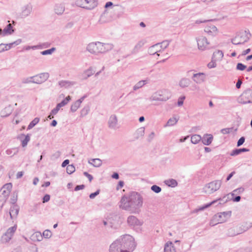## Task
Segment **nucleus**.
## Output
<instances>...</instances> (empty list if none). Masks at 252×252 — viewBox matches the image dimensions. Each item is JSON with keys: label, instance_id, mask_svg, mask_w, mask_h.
I'll return each mask as SVG.
<instances>
[{"label": "nucleus", "instance_id": "b1692460", "mask_svg": "<svg viewBox=\"0 0 252 252\" xmlns=\"http://www.w3.org/2000/svg\"><path fill=\"white\" fill-rule=\"evenodd\" d=\"M71 100V97L67 96L64 100H63L61 103L57 104L58 107H62L64 106L65 105L67 104L68 102Z\"/></svg>", "mask_w": 252, "mask_h": 252}, {"label": "nucleus", "instance_id": "20e7f679", "mask_svg": "<svg viewBox=\"0 0 252 252\" xmlns=\"http://www.w3.org/2000/svg\"><path fill=\"white\" fill-rule=\"evenodd\" d=\"M221 183L220 181H214L207 184L204 188L205 192L212 193L218 190L220 186Z\"/></svg>", "mask_w": 252, "mask_h": 252}, {"label": "nucleus", "instance_id": "7c9ffc66", "mask_svg": "<svg viewBox=\"0 0 252 252\" xmlns=\"http://www.w3.org/2000/svg\"><path fill=\"white\" fill-rule=\"evenodd\" d=\"M75 167L72 165H68L66 167V172L68 174H71L75 171Z\"/></svg>", "mask_w": 252, "mask_h": 252}, {"label": "nucleus", "instance_id": "5fc2aeb1", "mask_svg": "<svg viewBox=\"0 0 252 252\" xmlns=\"http://www.w3.org/2000/svg\"><path fill=\"white\" fill-rule=\"evenodd\" d=\"M241 84L242 81L241 80H238L236 85L237 88L239 89L241 87Z\"/></svg>", "mask_w": 252, "mask_h": 252}, {"label": "nucleus", "instance_id": "ddd939ff", "mask_svg": "<svg viewBox=\"0 0 252 252\" xmlns=\"http://www.w3.org/2000/svg\"><path fill=\"white\" fill-rule=\"evenodd\" d=\"M164 252H176V249L171 242H167L164 246Z\"/></svg>", "mask_w": 252, "mask_h": 252}, {"label": "nucleus", "instance_id": "dca6fc26", "mask_svg": "<svg viewBox=\"0 0 252 252\" xmlns=\"http://www.w3.org/2000/svg\"><path fill=\"white\" fill-rule=\"evenodd\" d=\"M242 97L247 98L248 102H252V89L247 90L242 95Z\"/></svg>", "mask_w": 252, "mask_h": 252}, {"label": "nucleus", "instance_id": "a211bd4d", "mask_svg": "<svg viewBox=\"0 0 252 252\" xmlns=\"http://www.w3.org/2000/svg\"><path fill=\"white\" fill-rule=\"evenodd\" d=\"M12 188L11 183H8L4 185L3 189H6V190H3V193L5 196H7L10 193Z\"/></svg>", "mask_w": 252, "mask_h": 252}, {"label": "nucleus", "instance_id": "e433bc0d", "mask_svg": "<svg viewBox=\"0 0 252 252\" xmlns=\"http://www.w3.org/2000/svg\"><path fill=\"white\" fill-rule=\"evenodd\" d=\"M246 68V66L241 63H238L237 65V69L240 70H244Z\"/></svg>", "mask_w": 252, "mask_h": 252}, {"label": "nucleus", "instance_id": "f704fd0d", "mask_svg": "<svg viewBox=\"0 0 252 252\" xmlns=\"http://www.w3.org/2000/svg\"><path fill=\"white\" fill-rule=\"evenodd\" d=\"M151 189H152V190H153L154 192L156 193H158L161 191L160 188L156 185L153 186L151 188Z\"/></svg>", "mask_w": 252, "mask_h": 252}, {"label": "nucleus", "instance_id": "aec40b11", "mask_svg": "<svg viewBox=\"0 0 252 252\" xmlns=\"http://www.w3.org/2000/svg\"><path fill=\"white\" fill-rule=\"evenodd\" d=\"M89 162L95 167H99L102 164L101 160L99 158L93 159L89 161Z\"/></svg>", "mask_w": 252, "mask_h": 252}, {"label": "nucleus", "instance_id": "7ed1b4c3", "mask_svg": "<svg viewBox=\"0 0 252 252\" xmlns=\"http://www.w3.org/2000/svg\"><path fill=\"white\" fill-rule=\"evenodd\" d=\"M168 44L167 42L158 43L151 47L149 49V53L152 55H157L159 56L167 48Z\"/></svg>", "mask_w": 252, "mask_h": 252}, {"label": "nucleus", "instance_id": "6e6d98bb", "mask_svg": "<svg viewBox=\"0 0 252 252\" xmlns=\"http://www.w3.org/2000/svg\"><path fill=\"white\" fill-rule=\"evenodd\" d=\"M235 174V172H231L227 177L226 180L229 181L230 178L233 176V175Z\"/></svg>", "mask_w": 252, "mask_h": 252}, {"label": "nucleus", "instance_id": "0e129e2a", "mask_svg": "<svg viewBox=\"0 0 252 252\" xmlns=\"http://www.w3.org/2000/svg\"><path fill=\"white\" fill-rule=\"evenodd\" d=\"M119 185L120 187V188H122L124 186V182L123 181H120L119 182Z\"/></svg>", "mask_w": 252, "mask_h": 252}, {"label": "nucleus", "instance_id": "6e6552de", "mask_svg": "<svg viewBox=\"0 0 252 252\" xmlns=\"http://www.w3.org/2000/svg\"><path fill=\"white\" fill-rule=\"evenodd\" d=\"M197 42L198 49L201 50H205L209 44L207 39L204 36L198 37Z\"/></svg>", "mask_w": 252, "mask_h": 252}, {"label": "nucleus", "instance_id": "49530a36", "mask_svg": "<svg viewBox=\"0 0 252 252\" xmlns=\"http://www.w3.org/2000/svg\"><path fill=\"white\" fill-rule=\"evenodd\" d=\"M60 107H58V106L57 105L56 108H55L53 110H52V111L51 112V113L53 115L56 114L58 113V112L59 111V110H60Z\"/></svg>", "mask_w": 252, "mask_h": 252}, {"label": "nucleus", "instance_id": "f3484780", "mask_svg": "<svg viewBox=\"0 0 252 252\" xmlns=\"http://www.w3.org/2000/svg\"><path fill=\"white\" fill-rule=\"evenodd\" d=\"M179 120V118L177 117H172L169 119L167 121V124L166 125V126H174L177 124Z\"/></svg>", "mask_w": 252, "mask_h": 252}, {"label": "nucleus", "instance_id": "e2e57ef3", "mask_svg": "<svg viewBox=\"0 0 252 252\" xmlns=\"http://www.w3.org/2000/svg\"><path fill=\"white\" fill-rule=\"evenodd\" d=\"M252 59V54L250 56H247L246 58V60L249 61V60H251Z\"/></svg>", "mask_w": 252, "mask_h": 252}, {"label": "nucleus", "instance_id": "c9c22d12", "mask_svg": "<svg viewBox=\"0 0 252 252\" xmlns=\"http://www.w3.org/2000/svg\"><path fill=\"white\" fill-rule=\"evenodd\" d=\"M29 140H30V137L28 135L26 136L25 139L23 140L22 142L23 147H25L27 145Z\"/></svg>", "mask_w": 252, "mask_h": 252}, {"label": "nucleus", "instance_id": "4468645a", "mask_svg": "<svg viewBox=\"0 0 252 252\" xmlns=\"http://www.w3.org/2000/svg\"><path fill=\"white\" fill-rule=\"evenodd\" d=\"M213 137L211 134H206L204 135L202 139V142L204 145H210L213 140Z\"/></svg>", "mask_w": 252, "mask_h": 252}, {"label": "nucleus", "instance_id": "4c0bfd02", "mask_svg": "<svg viewBox=\"0 0 252 252\" xmlns=\"http://www.w3.org/2000/svg\"><path fill=\"white\" fill-rule=\"evenodd\" d=\"M43 236L46 238H48L51 237L52 233L49 230H45L43 233Z\"/></svg>", "mask_w": 252, "mask_h": 252}, {"label": "nucleus", "instance_id": "9d476101", "mask_svg": "<svg viewBox=\"0 0 252 252\" xmlns=\"http://www.w3.org/2000/svg\"><path fill=\"white\" fill-rule=\"evenodd\" d=\"M204 31L210 35H216L218 33L217 28L213 25H209L206 26Z\"/></svg>", "mask_w": 252, "mask_h": 252}, {"label": "nucleus", "instance_id": "58836bf2", "mask_svg": "<svg viewBox=\"0 0 252 252\" xmlns=\"http://www.w3.org/2000/svg\"><path fill=\"white\" fill-rule=\"evenodd\" d=\"M92 74V71L88 70H87L84 74V76L83 77V78L85 79L87 77L90 76Z\"/></svg>", "mask_w": 252, "mask_h": 252}, {"label": "nucleus", "instance_id": "4d7b16f0", "mask_svg": "<svg viewBox=\"0 0 252 252\" xmlns=\"http://www.w3.org/2000/svg\"><path fill=\"white\" fill-rule=\"evenodd\" d=\"M84 188V186L83 185H82V186H77L75 187V190H78L79 189H83Z\"/></svg>", "mask_w": 252, "mask_h": 252}, {"label": "nucleus", "instance_id": "603ef678", "mask_svg": "<svg viewBox=\"0 0 252 252\" xmlns=\"http://www.w3.org/2000/svg\"><path fill=\"white\" fill-rule=\"evenodd\" d=\"M69 163V160L68 159H66L65 160L63 163H62V166L63 167H65Z\"/></svg>", "mask_w": 252, "mask_h": 252}, {"label": "nucleus", "instance_id": "412c9836", "mask_svg": "<svg viewBox=\"0 0 252 252\" xmlns=\"http://www.w3.org/2000/svg\"><path fill=\"white\" fill-rule=\"evenodd\" d=\"M13 32L12 26L10 24L7 25V27L3 30V36L6 34H11Z\"/></svg>", "mask_w": 252, "mask_h": 252}, {"label": "nucleus", "instance_id": "9b49d317", "mask_svg": "<svg viewBox=\"0 0 252 252\" xmlns=\"http://www.w3.org/2000/svg\"><path fill=\"white\" fill-rule=\"evenodd\" d=\"M223 57V54L221 51L217 50L214 52L212 60L215 62L220 61L222 60Z\"/></svg>", "mask_w": 252, "mask_h": 252}, {"label": "nucleus", "instance_id": "79ce46f5", "mask_svg": "<svg viewBox=\"0 0 252 252\" xmlns=\"http://www.w3.org/2000/svg\"><path fill=\"white\" fill-rule=\"evenodd\" d=\"M245 138L244 137H241L237 142V146L242 145L245 142Z\"/></svg>", "mask_w": 252, "mask_h": 252}, {"label": "nucleus", "instance_id": "bf43d9fd", "mask_svg": "<svg viewBox=\"0 0 252 252\" xmlns=\"http://www.w3.org/2000/svg\"><path fill=\"white\" fill-rule=\"evenodd\" d=\"M112 4H113V3H112V2L109 1V2H107L106 3L105 7L106 8H107V7H109V6H110L112 5Z\"/></svg>", "mask_w": 252, "mask_h": 252}, {"label": "nucleus", "instance_id": "37998d69", "mask_svg": "<svg viewBox=\"0 0 252 252\" xmlns=\"http://www.w3.org/2000/svg\"><path fill=\"white\" fill-rule=\"evenodd\" d=\"M243 191V189H238L234 190H233V192L231 193V195L234 196L235 194V193H240Z\"/></svg>", "mask_w": 252, "mask_h": 252}, {"label": "nucleus", "instance_id": "39448f33", "mask_svg": "<svg viewBox=\"0 0 252 252\" xmlns=\"http://www.w3.org/2000/svg\"><path fill=\"white\" fill-rule=\"evenodd\" d=\"M77 4L80 7L90 9L97 5V1L96 0H78Z\"/></svg>", "mask_w": 252, "mask_h": 252}, {"label": "nucleus", "instance_id": "bb28decb", "mask_svg": "<svg viewBox=\"0 0 252 252\" xmlns=\"http://www.w3.org/2000/svg\"><path fill=\"white\" fill-rule=\"evenodd\" d=\"M116 123H117L116 117L115 116H111L110 118L109 121V126L113 127L115 126Z\"/></svg>", "mask_w": 252, "mask_h": 252}, {"label": "nucleus", "instance_id": "0eeeda50", "mask_svg": "<svg viewBox=\"0 0 252 252\" xmlns=\"http://www.w3.org/2000/svg\"><path fill=\"white\" fill-rule=\"evenodd\" d=\"M248 37L246 32H241L237 34V35L232 39V43L234 44H239L243 43L247 41Z\"/></svg>", "mask_w": 252, "mask_h": 252}, {"label": "nucleus", "instance_id": "72a5a7b5", "mask_svg": "<svg viewBox=\"0 0 252 252\" xmlns=\"http://www.w3.org/2000/svg\"><path fill=\"white\" fill-rule=\"evenodd\" d=\"M145 84V81H139L134 87V89H138Z\"/></svg>", "mask_w": 252, "mask_h": 252}, {"label": "nucleus", "instance_id": "680f3d73", "mask_svg": "<svg viewBox=\"0 0 252 252\" xmlns=\"http://www.w3.org/2000/svg\"><path fill=\"white\" fill-rule=\"evenodd\" d=\"M57 122L55 120H53L51 123V125L53 126H55L56 125H57Z\"/></svg>", "mask_w": 252, "mask_h": 252}, {"label": "nucleus", "instance_id": "c03bdc74", "mask_svg": "<svg viewBox=\"0 0 252 252\" xmlns=\"http://www.w3.org/2000/svg\"><path fill=\"white\" fill-rule=\"evenodd\" d=\"M185 98V96L181 97L180 98H179L178 101V104L179 106H181L183 105Z\"/></svg>", "mask_w": 252, "mask_h": 252}, {"label": "nucleus", "instance_id": "2f4dec72", "mask_svg": "<svg viewBox=\"0 0 252 252\" xmlns=\"http://www.w3.org/2000/svg\"><path fill=\"white\" fill-rule=\"evenodd\" d=\"M189 82L188 80L183 79L181 80L180 82V85L182 87H186L188 86Z\"/></svg>", "mask_w": 252, "mask_h": 252}, {"label": "nucleus", "instance_id": "473e14b6", "mask_svg": "<svg viewBox=\"0 0 252 252\" xmlns=\"http://www.w3.org/2000/svg\"><path fill=\"white\" fill-rule=\"evenodd\" d=\"M55 50V48H52L50 49H48L47 50H45L41 52V54L43 55H46L48 54H51L53 53V52Z\"/></svg>", "mask_w": 252, "mask_h": 252}, {"label": "nucleus", "instance_id": "338daca9", "mask_svg": "<svg viewBox=\"0 0 252 252\" xmlns=\"http://www.w3.org/2000/svg\"><path fill=\"white\" fill-rule=\"evenodd\" d=\"M144 117L143 116L140 117V118L139 119V121L140 122H142L143 121H144Z\"/></svg>", "mask_w": 252, "mask_h": 252}, {"label": "nucleus", "instance_id": "a18cd8bd", "mask_svg": "<svg viewBox=\"0 0 252 252\" xmlns=\"http://www.w3.org/2000/svg\"><path fill=\"white\" fill-rule=\"evenodd\" d=\"M50 196L48 194L45 195L43 198V202L45 203L49 201Z\"/></svg>", "mask_w": 252, "mask_h": 252}, {"label": "nucleus", "instance_id": "f03ea898", "mask_svg": "<svg viewBox=\"0 0 252 252\" xmlns=\"http://www.w3.org/2000/svg\"><path fill=\"white\" fill-rule=\"evenodd\" d=\"M252 227V222L250 221L244 222L236 227L231 228L229 230V235L234 236L242 234Z\"/></svg>", "mask_w": 252, "mask_h": 252}, {"label": "nucleus", "instance_id": "393cba45", "mask_svg": "<svg viewBox=\"0 0 252 252\" xmlns=\"http://www.w3.org/2000/svg\"><path fill=\"white\" fill-rule=\"evenodd\" d=\"M11 44H0V53L4 52L5 51H7L10 49Z\"/></svg>", "mask_w": 252, "mask_h": 252}, {"label": "nucleus", "instance_id": "13d9d810", "mask_svg": "<svg viewBox=\"0 0 252 252\" xmlns=\"http://www.w3.org/2000/svg\"><path fill=\"white\" fill-rule=\"evenodd\" d=\"M112 178H114V179H118L119 178V175L118 173H115L113 174L112 175Z\"/></svg>", "mask_w": 252, "mask_h": 252}, {"label": "nucleus", "instance_id": "de8ad7c7", "mask_svg": "<svg viewBox=\"0 0 252 252\" xmlns=\"http://www.w3.org/2000/svg\"><path fill=\"white\" fill-rule=\"evenodd\" d=\"M84 174L89 179L90 182L92 181L93 178L91 175L89 174L88 173H87L86 172H84Z\"/></svg>", "mask_w": 252, "mask_h": 252}, {"label": "nucleus", "instance_id": "a878e982", "mask_svg": "<svg viewBox=\"0 0 252 252\" xmlns=\"http://www.w3.org/2000/svg\"><path fill=\"white\" fill-rule=\"evenodd\" d=\"M39 122V119L38 118H34L29 124L28 127V129L32 128L34 126L38 124Z\"/></svg>", "mask_w": 252, "mask_h": 252}, {"label": "nucleus", "instance_id": "5701e85b", "mask_svg": "<svg viewBox=\"0 0 252 252\" xmlns=\"http://www.w3.org/2000/svg\"><path fill=\"white\" fill-rule=\"evenodd\" d=\"M81 101L80 100H77L75 102H74L71 106V110L72 112L76 111L78 108L80 107Z\"/></svg>", "mask_w": 252, "mask_h": 252}, {"label": "nucleus", "instance_id": "cd10ccee", "mask_svg": "<svg viewBox=\"0 0 252 252\" xmlns=\"http://www.w3.org/2000/svg\"><path fill=\"white\" fill-rule=\"evenodd\" d=\"M110 252H119V247L116 243L112 244L110 247Z\"/></svg>", "mask_w": 252, "mask_h": 252}, {"label": "nucleus", "instance_id": "c756f323", "mask_svg": "<svg viewBox=\"0 0 252 252\" xmlns=\"http://www.w3.org/2000/svg\"><path fill=\"white\" fill-rule=\"evenodd\" d=\"M166 184L169 186H171L172 187H175L177 185V182L174 179H170L166 181Z\"/></svg>", "mask_w": 252, "mask_h": 252}, {"label": "nucleus", "instance_id": "1a4fd4ad", "mask_svg": "<svg viewBox=\"0 0 252 252\" xmlns=\"http://www.w3.org/2000/svg\"><path fill=\"white\" fill-rule=\"evenodd\" d=\"M49 77V74L47 73H43L39 74H38L33 77V82L41 84L46 80Z\"/></svg>", "mask_w": 252, "mask_h": 252}, {"label": "nucleus", "instance_id": "052dcab7", "mask_svg": "<svg viewBox=\"0 0 252 252\" xmlns=\"http://www.w3.org/2000/svg\"><path fill=\"white\" fill-rule=\"evenodd\" d=\"M23 172H19L17 173V178H21V177H22L23 176Z\"/></svg>", "mask_w": 252, "mask_h": 252}, {"label": "nucleus", "instance_id": "8fccbe9b", "mask_svg": "<svg viewBox=\"0 0 252 252\" xmlns=\"http://www.w3.org/2000/svg\"><path fill=\"white\" fill-rule=\"evenodd\" d=\"M70 84V82H67V81H61L60 83H59V84L61 86V87H63V86H65L66 84Z\"/></svg>", "mask_w": 252, "mask_h": 252}, {"label": "nucleus", "instance_id": "c85d7f7f", "mask_svg": "<svg viewBox=\"0 0 252 252\" xmlns=\"http://www.w3.org/2000/svg\"><path fill=\"white\" fill-rule=\"evenodd\" d=\"M249 150L247 149H245V148H243V149H237V150H234L232 153L231 154V156H234V155H238L240 153H241V152H247Z\"/></svg>", "mask_w": 252, "mask_h": 252}, {"label": "nucleus", "instance_id": "f257e3e1", "mask_svg": "<svg viewBox=\"0 0 252 252\" xmlns=\"http://www.w3.org/2000/svg\"><path fill=\"white\" fill-rule=\"evenodd\" d=\"M113 48V45L112 44L98 42L90 43L87 46V50L91 53L97 54L108 51Z\"/></svg>", "mask_w": 252, "mask_h": 252}, {"label": "nucleus", "instance_id": "423d86ee", "mask_svg": "<svg viewBox=\"0 0 252 252\" xmlns=\"http://www.w3.org/2000/svg\"><path fill=\"white\" fill-rule=\"evenodd\" d=\"M17 229V225H14L9 228L6 232L3 235L1 238V241L3 243L9 242L13 236L15 232Z\"/></svg>", "mask_w": 252, "mask_h": 252}, {"label": "nucleus", "instance_id": "ea45409f", "mask_svg": "<svg viewBox=\"0 0 252 252\" xmlns=\"http://www.w3.org/2000/svg\"><path fill=\"white\" fill-rule=\"evenodd\" d=\"M216 62H215L214 60H212V61L208 64V67L210 68L216 67Z\"/></svg>", "mask_w": 252, "mask_h": 252}, {"label": "nucleus", "instance_id": "09e8293b", "mask_svg": "<svg viewBox=\"0 0 252 252\" xmlns=\"http://www.w3.org/2000/svg\"><path fill=\"white\" fill-rule=\"evenodd\" d=\"M99 193V190L96 191L94 193H92L90 195V197L91 198H94L95 197L96 195H98Z\"/></svg>", "mask_w": 252, "mask_h": 252}, {"label": "nucleus", "instance_id": "864d4df0", "mask_svg": "<svg viewBox=\"0 0 252 252\" xmlns=\"http://www.w3.org/2000/svg\"><path fill=\"white\" fill-rule=\"evenodd\" d=\"M241 197L240 196H238L232 199V200L234 202H238L240 200Z\"/></svg>", "mask_w": 252, "mask_h": 252}, {"label": "nucleus", "instance_id": "2eb2a0df", "mask_svg": "<svg viewBox=\"0 0 252 252\" xmlns=\"http://www.w3.org/2000/svg\"><path fill=\"white\" fill-rule=\"evenodd\" d=\"M19 212V209L17 206L13 205L11 208L9 214L11 219L15 218L17 217Z\"/></svg>", "mask_w": 252, "mask_h": 252}, {"label": "nucleus", "instance_id": "a19ab883", "mask_svg": "<svg viewBox=\"0 0 252 252\" xmlns=\"http://www.w3.org/2000/svg\"><path fill=\"white\" fill-rule=\"evenodd\" d=\"M218 217H220V216H217V215H216V216H214V218H213V220H211V222H210V223H211V224L212 225H215V224H217V223H220V222H219V221H218L217 222H214V221H215V220H217L218 219Z\"/></svg>", "mask_w": 252, "mask_h": 252}, {"label": "nucleus", "instance_id": "774afa93", "mask_svg": "<svg viewBox=\"0 0 252 252\" xmlns=\"http://www.w3.org/2000/svg\"><path fill=\"white\" fill-rule=\"evenodd\" d=\"M251 70H252V65L249 67L247 69L248 71H250Z\"/></svg>", "mask_w": 252, "mask_h": 252}, {"label": "nucleus", "instance_id": "f8f14e48", "mask_svg": "<svg viewBox=\"0 0 252 252\" xmlns=\"http://www.w3.org/2000/svg\"><path fill=\"white\" fill-rule=\"evenodd\" d=\"M205 78V75L203 73L194 74L193 75V80L197 83L203 82Z\"/></svg>", "mask_w": 252, "mask_h": 252}, {"label": "nucleus", "instance_id": "6ab92c4d", "mask_svg": "<svg viewBox=\"0 0 252 252\" xmlns=\"http://www.w3.org/2000/svg\"><path fill=\"white\" fill-rule=\"evenodd\" d=\"M127 222L129 225H134L138 223V220L134 216H130L127 219Z\"/></svg>", "mask_w": 252, "mask_h": 252}, {"label": "nucleus", "instance_id": "3c124183", "mask_svg": "<svg viewBox=\"0 0 252 252\" xmlns=\"http://www.w3.org/2000/svg\"><path fill=\"white\" fill-rule=\"evenodd\" d=\"M251 51V49L250 48L246 50H244L243 51L242 53V55L243 56H245L248 54H249Z\"/></svg>", "mask_w": 252, "mask_h": 252}, {"label": "nucleus", "instance_id": "4be33fe9", "mask_svg": "<svg viewBox=\"0 0 252 252\" xmlns=\"http://www.w3.org/2000/svg\"><path fill=\"white\" fill-rule=\"evenodd\" d=\"M201 139L199 135L195 134L191 137V141L193 144L198 143Z\"/></svg>", "mask_w": 252, "mask_h": 252}, {"label": "nucleus", "instance_id": "69168bd1", "mask_svg": "<svg viewBox=\"0 0 252 252\" xmlns=\"http://www.w3.org/2000/svg\"><path fill=\"white\" fill-rule=\"evenodd\" d=\"M50 185V183L49 182H46L44 183L43 186L48 187Z\"/></svg>", "mask_w": 252, "mask_h": 252}]
</instances>
